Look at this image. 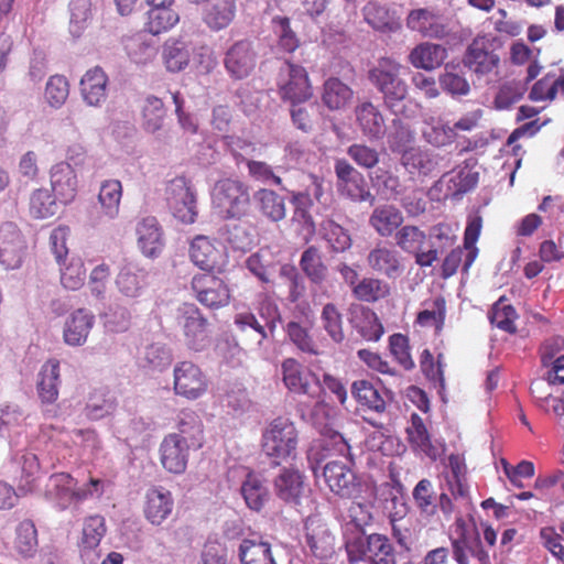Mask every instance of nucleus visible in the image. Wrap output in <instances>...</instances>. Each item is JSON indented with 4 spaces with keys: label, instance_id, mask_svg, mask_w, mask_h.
Wrapping results in <instances>:
<instances>
[{
    "label": "nucleus",
    "instance_id": "1",
    "mask_svg": "<svg viewBox=\"0 0 564 564\" xmlns=\"http://www.w3.org/2000/svg\"><path fill=\"white\" fill-rule=\"evenodd\" d=\"M324 436L323 447L326 451H334L344 459L328 460L323 467V477L329 490L340 497L350 498L358 491V480L350 465L352 462L348 458L350 446L344 436L335 431H322Z\"/></svg>",
    "mask_w": 564,
    "mask_h": 564
},
{
    "label": "nucleus",
    "instance_id": "2",
    "mask_svg": "<svg viewBox=\"0 0 564 564\" xmlns=\"http://www.w3.org/2000/svg\"><path fill=\"white\" fill-rule=\"evenodd\" d=\"M403 66L395 59L382 57L369 70V80L382 94L384 106L392 112L408 96V85L401 78Z\"/></svg>",
    "mask_w": 564,
    "mask_h": 564
},
{
    "label": "nucleus",
    "instance_id": "3",
    "mask_svg": "<svg viewBox=\"0 0 564 564\" xmlns=\"http://www.w3.org/2000/svg\"><path fill=\"white\" fill-rule=\"evenodd\" d=\"M299 433L295 424L288 417L272 420L262 435V449L272 458V467L295 456Z\"/></svg>",
    "mask_w": 564,
    "mask_h": 564
},
{
    "label": "nucleus",
    "instance_id": "4",
    "mask_svg": "<svg viewBox=\"0 0 564 564\" xmlns=\"http://www.w3.org/2000/svg\"><path fill=\"white\" fill-rule=\"evenodd\" d=\"M348 562L366 561L369 564H397V552L390 539L380 533L356 536L345 543Z\"/></svg>",
    "mask_w": 564,
    "mask_h": 564
},
{
    "label": "nucleus",
    "instance_id": "5",
    "mask_svg": "<svg viewBox=\"0 0 564 564\" xmlns=\"http://www.w3.org/2000/svg\"><path fill=\"white\" fill-rule=\"evenodd\" d=\"M281 368L283 382L290 391L307 395L315 400V408L324 409V404L319 402L322 384L314 372L303 368L294 358L285 359Z\"/></svg>",
    "mask_w": 564,
    "mask_h": 564
},
{
    "label": "nucleus",
    "instance_id": "6",
    "mask_svg": "<svg viewBox=\"0 0 564 564\" xmlns=\"http://www.w3.org/2000/svg\"><path fill=\"white\" fill-rule=\"evenodd\" d=\"M458 535L451 540L453 556L457 564H469L473 557L479 564H490L488 552L484 549L480 534L476 528L469 531L465 520L459 517L455 521Z\"/></svg>",
    "mask_w": 564,
    "mask_h": 564
},
{
    "label": "nucleus",
    "instance_id": "7",
    "mask_svg": "<svg viewBox=\"0 0 564 564\" xmlns=\"http://www.w3.org/2000/svg\"><path fill=\"white\" fill-rule=\"evenodd\" d=\"M165 197L174 217L183 224L195 223L196 197L185 176H176L167 183Z\"/></svg>",
    "mask_w": 564,
    "mask_h": 564
},
{
    "label": "nucleus",
    "instance_id": "8",
    "mask_svg": "<svg viewBox=\"0 0 564 564\" xmlns=\"http://www.w3.org/2000/svg\"><path fill=\"white\" fill-rule=\"evenodd\" d=\"M173 389L176 395L197 400L208 390V380L203 370L192 361H180L173 370Z\"/></svg>",
    "mask_w": 564,
    "mask_h": 564
},
{
    "label": "nucleus",
    "instance_id": "9",
    "mask_svg": "<svg viewBox=\"0 0 564 564\" xmlns=\"http://www.w3.org/2000/svg\"><path fill=\"white\" fill-rule=\"evenodd\" d=\"M336 187L340 195L352 202H375L365 176L356 170L347 160L335 161Z\"/></svg>",
    "mask_w": 564,
    "mask_h": 564
},
{
    "label": "nucleus",
    "instance_id": "10",
    "mask_svg": "<svg viewBox=\"0 0 564 564\" xmlns=\"http://www.w3.org/2000/svg\"><path fill=\"white\" fill-rule=\"evenodd\" d=\"M177 323L182 326L186 344L195 351L204 350L209 344L208 323L195 304L183 303L177 308Z\"/></svg>",
    "mask_w": 564,
    "mask_h": 564
},
{
    "label": "nucleus",
    "instance_id": "11",
    "mask_svg": "<svg viewBox=\"0 0 564 564\" xmlns=\"http://www.w3.org/2000/svg\"><path fill=\"white\" fill-rule=\"evenodd\" d=\"M279 94L283 100L290 101L293 106L307 101L313 96L308 74L303 66L286 62L282 69Z\"/></svg>",
    "mask_w": 564,
    "mask_h": 564
},
{
    "label": "nucleus",
    "instance_id": "12",
    "mask_svg": "<svg viewBox=\"0 0 564 564\" xmlns=\"http://www.w3.org/2000/svg\"><path fill=\"white\" fill-rule=\"evenodd\" d=\"M213 204L220 214L227 217L243 215L247 194L241 182L226 178L216 183L213 191Z\"/></svg>",
    "mask_w": 564,
    "mask_h": 564
},
{
    "label": "nucleus",
    "instance_id": "13",
    "mask_svg": "<svg viewBox=\"0 0 564 564\" xmlns=\"http://www.w3.org/2000/svg\"><path fill=\"white\" fill-rule=\"evenodd\" d=\"M192 262L203 271H225L227 265V253L220 243H215L206 236H196L189 247Z\"/></svg>",
    "mask_w": 564,
    "mask_h": 564
},
{
    "label": "nucleus",
    "instance_id": "14",
    "mask_svg": "<svg viewBox=\"0 0 564 564\" xmlns=\"http://www.w3.org/2000/svg\"><path fill=\"white\" fill-rule=\"evenodd\" d=\"M463 62L477 75H486L498 67L499 56L495 52V39L478 36L467 47Z\"/></svg>",
    "mask_w": 564,
    "mask_h": 564
},
{
    "label": "nucleus",
    "instance_id": "15",
    "mask_svg": "<svg viewBox=\"0 0 564 564\" xmlns=\"http://www.w3.org/2000/svg\"><path fill=\"white\" fill-rule=\"evenodd\" d=\"M306 546L312 555L326 560L334 555L336 538L328 524L318 517H308L304 524Z\"/></svg>",
    "mask_w": 564,
    "mask_h": 564
},
{
    "label": "nucleus",
    "instance_id": "16",
    "mask_svg": "<svg viewBox=\"0 0 564 564\" xmlns=\"http://www.w3.org/2000/svg\"><path fill=\"white\" fill-rule=\"evenodd\" d=\"M106 532L107 525L102 516L94 514L84 519L78 547L85 564H97L99 561L101 556L99 545Z\"/></svg>",
    "mask_w": 564,
    "mask_h": 564
},
{
    "label": "nucleus",
    "instance_id": "17",
    "mask_svg": "<svg viewBox=\"0 0 564 564\" xmlns=\"http://www.w3.org/2000/svg\"><path fill=\"white\" fill-rule=\"evenodd\" d=\"M367 264L376 273L390 280L402 276L404 263L400 252L387 242L380 241L367 254Z\"/></svg>",
    "mask_w": 564,
    "mask_h": 564
},
{
    "label": "nucleus",
    "instance_id": "18",
    "mask_svg": "<svg viewBox=\"0 0 564 564\" xmlns=\"http://www.w3.org/2000/svg\"><path fill=\"white\" fill-rule=\"evenodd\" d=\"M192 288L197 300L209 308L227 305L230 300L229 289L214 274H197L192 280Z\"/></svg>",
    "mask_w": 564,
    "mask_h": 564
},
{
    "label": "nucleus",
    "instance_id": "19",
    "mask_svg": "<svg viewBox=\"0 0 564 564\" xmlns=\"http://www.w3.org/2000/svg\"><path fill=\"white\" fill-rule=\"evenodd\" d=\"M25 242L23 236L13 223L0 226V263L7 269H15L22 262Z\"/></svg>",
    "mask_w": 564,
    "mask_h": 564
},
{
    "label": "nucleus",
    "instance_id": "20",
    "mask_svg": "<svg viewBox=\"0 0 564 564\" xmlns=\"http://www.w3.org/2000/svg\"><path fill=\"white\" fill-rule=\"evenodd\" d=\"M355 116L357 127L368 140L378 141L384 137L386 120L378 106L364 101L356 106Z\"/></svg>",
    "mask_w": 564,
    "mask_h": 564
},
{
    "label": "nucleus",
    "instance_id": "21",
    "mask_svg": "<svg viewBox=\"0 0 564 564\" xmlns=\"http://www.w3.org/2000/svg\"><path fill=\"white\" fill-rule=\"evenodd\" d=\"M51 187L62 204L72 203L78 189L77 175L69 163H57L51 169Z\"/></svg>",
    "mask_w": 564,
    "mask_h": 564
},
{
    "label": "nucleus",
    "instance_id": "22",
    "mask_svg": "<svg viewBox=\"0 0 564 564\" xmlns=\"http://www.w3.org/2000/svg\"><path fill=\"white\" fill-rule=\"evenodd\" d=\"M172 494L164 487H151L145 494L144 517L154 525H160L173 511Z\"/></svg>",
    "mask_w": 564,
    "mask_h": 564
},
{
    "label": "nucleus",
    "instance_id": "23",
    "mask_svg": "<svg viewBox=\"0 0 564 564\" xmlns=\"http://www.w3.org/2000/svg\"><path fill=\"white\" fill-rule=\"evenodd\" d=\"M186 445L180 442L176 435L167 434L160 445V460L162 466L173 474H183L188 462Z\"/></svg>",
    "mask_w": 564,
    "mask_h": 564
},
{
    "label": "nucleus",
    "instance_id": "24",
    "mask_svg": "<svg viewBox=\"0 0 564 564\" xmlns=\"http://www.w3.org/2000/svg\"><path fill=\"white\" fill-rule=\"evenodd\" d=\"M191 55V44L182 36H171L162 45V63L170 73L184 70L189 64Z\"/></svg>",
    "mask_w": 564,
    "mask_h": 564
},
{
    "label": "nucleus",
    "instance_id": "25",
    "mask_svg": "<svg viewBox=\"0 0 564 564\" xmlns=\"http://www.w3.org/2000/svg\"><path fill=\"white\" fill-rule=\"evenodd\" d=\"M95 317L84 308L73 312L65 321L63 339L68 346H83L94 326Z\"/></svg>",
    "mask_w": 564,
    "mask_h": 564
},
{
    "label": "nucleus",
    "instance_id": "26",
    "mask_svg": "<svg viewBox=\"0 0 564 564\" xmlns=\"http://www.w3.org/2000/svg\"><path fill=\"white\" fill-rule=\"evenodd\" d=\"M177 433H170L176 435L181 443L191 449H200L205 442L204 424L199 415L192 410H184L181 412Z\"/></svg>",
    "mask_w": 564,
    "mask_h": 564
},
{
    "label": "nucleus",
    "instance_id": "27",
    "mask_svg": "<svg viewBox=\"0 0 564 564\" xmlns=\"http://www.w3.org/2000/svg\"><path fill=\"white\" fill-rule=\"evenodd\" d=\"M404 221L402 212L392 204H383L373 208L369 216L370 227L382 238L395 235Z\"/></svg>",
    "mask_w": 564,
    "mask_h": 564
},
{
    "label": "nucleus",
    "instance_id": "28",
    "mask_svg": "<svg viewBox=\"0 0 564 564\" xmlns=\"http://www.w3.org/2000/svg\"><path fill=\"white\" fill-rule=\"evenodd\" d=\"M138 245L147 257H158L164 246L162 228L153 216L142 218L137 225Z\"/></svg>",
    "mask_w": 564,
    "mask_h": 564
},
{
    "label": "nucleus",
    "instance_id": "29",
    "mask_svg": "<svg viewBox=\"0 0 564 564\" xmlns=\"http://www.w3.org/2000/svg\"><path fill=\"white\" fill-rule=\"evenodd\" d=\"M108 77L102 68L96 66L88 69L80 80L83 99L94 107L100 106L107 98Z\"/></svg>",
    "mask_w": 564,
    "mask_h": 564
},
{
    "label": "nucleus",
    "instance_id": "30",
    "mask_svg": "<svg viewBox=\"0 0 564 564\" xmlns=\"http://www.w3.org/2000/svg\"><path fill=\"white\" fill-rule=\"evenodd\" d=\"M350 324L358 335L367 341H378L384 333L377 313L369 307L361 306L352 311Z\"/></svg>",
    "mask_w": 564,
    "mask_h": 564
},
{
    "label": "nucleus",
    "instance_id": "31",
    "mask_svg": "<svg viewBox=\"0 0 564 564\" xmlns=\"http://www.w3.org/2000/svg\"><path fill=\"white\" fill-rule=\"evenodd\" d=\"M447 57L444 46L434 43H421L409 54V62L415 68L432 70L440 67Z\"/></svg>",
    "mask_w": 564,
    "mask_h": 564
},
{
    "label": "nucleus",
    "instance_id": "32",
    "mask_svg": "<svg viewBox=\"0 0 564 564\" xmlns=\"http://www.w3.org/2000/svg\"><path fill=\"white\" fill-rule=\"evenodd\" d=\"M406 441L414 452L423 453L429 457L435 456V447L424 420L417 413H412L405 427Z\"/></svg>",
    "mask_w": 564,
    "mask_h": 564
},
{
    "label": "nucleus",
    "instance_id": "33",
    "mask_svg": "<svg viewBox=\"0 0 564 564\" xmlns=\"http://www.w3.org/2000/svg\"><path fill=\"white\" fill-rule=\"evenodd\" d=\"M425 308L416 314L415 324L423 328H434L436 335H440L445 326L446 319V300L443 295L433 297L430 302H424Z\"/></svg>",
    "mask_w": 564,
    "mask_h": 564
},
{
    "label": "nucleus",
    "instance_id": "34",
    "mask_svg": "<svg viewBox=\"0 0 564 564\" xmlns=\"http://www.w3.org/2000/svg\"><path fill=\"white\" fill-rule=\"evenodd\" d=\"M278 497L285 502L299 503L304 492V478L293 469H283L274 480Z\"/></svg>",
    "mask_w": 564,
    "mask_h": 564
},
{
    "label": "nucleus",
    "instance_id": "35",
    "mask_svg": "<svg viewBox=\"0 0 564 564\" xmlns=\"http://www.w3.org/2000/svg\"><path fill=\"white\" fill-rule=\"evenodd\" d=\"M352 96V89L337 77H329L323 85L322 101L329 110L345 108Z\"/></svg>",
    "mask_w": 564,
    "mask_h": 564
},
{
    "label": "nucleus",
    "instance_id": "36",
    "mask_svg": "<svg viewBox=\"0 0 564 564\" xmlns=\"http://www.w3.org/2000/svg\"><path fill=\"white\" fill-rule=\"evenodd\" d=\"M119 291L128 297H137L147 284V272L137 264H124L116 279Z\"/></svg>",
    "mask_w": 564,
    "mask_h": 564
},
{
    "label": "nucleus",
    "instance_id": "37",
    "mask_svg": "<svg viewBox=\"0 0 564 564\" xmlns=\"http://www.w3.org/2000/svg\"><path fill=\"white\" fill-rule=\"evenodd\" d=\"M236 15V0H214L205 10L204 21L209 29L227 28Z\"/></svg>",
    "mask_w": 564,
    "mask_h": 564
},
{
    "label": "nucleus",
    "instance_id": "38",
    "mask_svg": "<svg viewBox=\"0 0 564 564\" xmlns=\"http://www.w3.org/2000/svg\"><path fill=\"white\" fill-rule=\"evenodd\" d=\"M77 482L67 473L53 474L48 479L47 496L55 500L59 510H65L72 505V491Z\"/></svg>",
    "mask_w": 564,
    "mask_h": 564
},
{
    "label": "nucleus",
    "instance_id": "39",
    "mask_svg": "<svg viewBox=\"0 0 564 564\" xmlns=\"http://www.w3.org/2000/svg\"><path fill=\"white\" fill-rule=\"evenodd\" d=\"M41 380L37 384L39 395L42 402L53 403L58 398L59 361L50 359L41 370Z\"/></svg>",
    "mask_w": 564,
    "mask_h": 564
},
{
    "label": "nucleus",
    "instance_id": "40",
    "mask_svg": "<svg viewBox=\"0 0 564 564\" xmlns=\"http://www.w3.org/2000/svg\"><path fill=\"white\" fill-rule=\"evenodd\" d=\"M391 294V286L386 281L365 276L352 289V295L360 302L376 303L387 299Z\"/></svg>",
    "mask_w": 564,
    "mask_h": 564
},
{
    "label": "nucleus",
    "instance_id": "41",
    "mask_svg": "<svg viewBox=\"0 0 564 564\" xmlns=\"http://www.w3.org/2000/svg\"><path fill=\"white\" fill-rule=\"evenodd\" d=\"M351 394L356 402L364 409L376 413L386 411V401L380 392L368 380H357L351 386Z\"/></svg>",
    "mask_w": 564,
    "mask_h": 564
},
{
    "label": "nucleus",
    "instance_id": "42",
    "mask_svg": "<svg viewBox=\"0 0 564 564\" xmlns=\"http://www.w3.org/2000/svg\"><path fill=\"white\" fill-rule=\"evenodd\" d=\"M300 267L312 283L319 285L326 281L328 269L315 246H311L303 251Z\"/></svg>",
    "mask_w": 564,
    "mask_h": 564
},
{
    "label": "nucleus",
    "instance_id": "43",
    "mask_svg": "<svg viewBox=\"0 0 564 564\" xmlns=\"http://www.w3.org/2000/svg\"><path fill=\"white\" fill-rule=\"evenodd\" d=\"M254 208L262 215H265L273 221L284 218L286 209L284 198L273 191L260 189L254 196Z\"/></svg>",
    "mask_w": 564,
    "mask_h": 564
},
{
    "label": "nucleus",
    "instance_id": "44",
    "mask_svg": "<svg viewBox=\"0 0 564 564\" xmlns=\"http://www.w3.org/2000/svg\"><path fill=\"white\" fill-rule=\"evenodd\" d=\"M321 325L335 344L345 340L343 314L334 303H326L321 312Z\"/></svg>",
    "mask_w": 564,
    "mask_h": 564
},
{
    "label": "nucleus",
    "instance_id": "45",
    "mask_svg": "<svg viewBox=\"0 0 564 564\" xmlns=\"http://www.w3.org/2000/svg\"><path fill=\"white\" fill-rule=\"evenodd\" d=\"M401 163L411 174L419 173L427 175L434 171L436 161L432 153L421 148H411L404 151Z\"/></svg>",
    "mask_w": 564,
    "mask_h": 564
},
{
    "label": "nucleus",
    "instance_id": "46",
    "mask_svg": "<svg viewBox=\"0 0 564 564\" xmlns=\"http://www.w3.org/2000/svg\"><path fill=\"white\" fill-rule=\"evenodd\" d=\"M122 185L118 180L105 181L99 189L98 200L106 216L113 218L119 214Z\"/></svg>",
    "mask_w": 564,
    "mask_h": 564
},
{
    "label": "nucleus",
    "instance_id": "47",
    "mask_svg": "<svg viewBox=\"0 0 564 564\" xmlns=\"http://www.w3.org/2000/svg\"><path fill=\"white\" fill-rule=\"evenodd\" d=\"M178 20V13L172 8H151L148 12L145 30L152 35H159L171 30Z\"/></svg>",
    "mask_w": 564,
    "mask_h": 564
},
{
    "label": "nucleus",
    "instance_id": "48",
    "mask_svg": "<svg viewBox=\"0 0 564 564\" xmlns=\"http://www.w3.org/2000/svg\"><path fill=\"white\" fill-rule=\"evenodd\" d=\"M57 203L46 188L35 189L29 202V213L35 219H46L57 213Z\"/></svg>",
    "mask_w": 564,
    "mask_h": 564
},
{
    "label": "nucleus",
    "instance_id": "49",
    "mask_svg": "<svg viewBox=\"0 0 564 564\" xmlns=\"http://www.w3.org/2000/svg\"><path fill=\"white\" fill-rule=\"evenodd\" d=\"M37 531L31 520H23L15 530L14 549L24 557H31L36 552Z\"/></svg>",
    "mask_w": 564,
    "mask_h": 564
},
{
    "label": "nucleus",
    "instance_id": "50",
    "mask_svg": "<svg viewBox=\"0 0 564 564\" xmlns=\"http://www.w3.org/2000/svg\"><path fill=\"white\" fill-rule=\"evenodd\" d=\"M40 462L35 454L25 453L21 458V476L18 479V490L22 495H28L36 487V480L40 475Z\"/></svg>",
    "mask_w": 564,
    "mask_h": 564
},
{
    "label": "nucleus",
    "instance_id": "51",
    "mask_svg": "<svg viewBox=\"0 0 564 564\" xmlns=\"http://www.w3.org/2000/svg\"><path fill=\"white\" fill-rule=\"evenodd\" d=\"M165 108L163 101L155 96H148L142 106V126L148 132L154 133L163 126Z\"/></svg>",
    "mask_w": 564,
    "mask_h": 564
},
{
    "label": "nucleus",
    "instance_id": "52",
    "mask_svg": "<svg viewBox=\"0 0 564 564\" xmlns=\"http://www.w3.org/2000/svg\"><path fill=\"white\" fill-rule=\"evenodd\" d=\"M59 267L61 283L65 289L76 291L84 285L86 269L79 257H72L68 262L64 261Z\"/></svg>",
    "mask_w": 564,
    "mask_h": 564
},
{
    "label": "nucleus",
    "instance_id": "53",
    "mask_svg": "<svg viewBox=\"0 0 564 564\" xmlns=\"http://www.w3.org/2000/svg\"><path fill=\"white\" fill-rule=\"evenodd\" d=\"M321 231L334 252H344L351 247V237L348 230L334 220H324L321 225Z\"/></svg>",
    "mask_w": 564,
    "mask_h": 564
},
{
    "label": "nucleus",
    "instance_id": "54",
    "mask_svg": "<svg viewBox=\"0 0 564 564\" xmlns=\"http://www.w3.org/2000/svg\"><path fill=\"white\" fill-rule=\"evenodd\" d=\"M124 50L130 61L137 65H147L156 54L155 47L140 35L126 39Z\"/></svg>",
    "mask_w": 564,
    "mask_h": 564
},
{
    "label": "nucleus",
    "instance_id": "55",
    "mask_svg": "<svg viewBox=\"0 0 564 564\" xmlns=\"http://www.w3.org/2000/svg\"><path fill=\"white\" fill-rule=\"evenodd\" d=\"M395 245L406 253H413L422 249L426 241V234L417 226L405 225L398 229L394 235Z\"/></svg>",
    "mask_w": 564,
    "mask_h": 564
},
{
    "label": "nucleus",
    "instance_id": "56",
    "mask_svg": "<svg viewBox=\"0 0 564 564\" xmlns=\"http://www.w3.org/2000/svg\"><path fill=\"white\" fill-rule=\"evenodd\" d=\"M424 140L434 147H445L456 139L454 128L442 120L432 119L422 131Z\"/></svg>",
    "mask_w": 564,
    "mask_h": 564
},
{
    "label": "nucleus",
    "instance_id": "57",
    "mask_svg": "<svg viewBox=\"0 0 564 564\" xmlns=\"http://www.w3.org/2000/svg\"><path fill=\"white\" fill-rule=\"evenodd\" d=\"M393 131L388 137V144L393 153L403 155L404 151H409L415 141V133L408 124L400 119L392 120Z\"/></svg>",
    "mask_w": 564,
    "mask_h": 564
},
{
    "label": "nucleus",
    "instance_id": "58",
    "mask_svg": "<svg viewBox=\"0 0 564 564\" xmlns=\"http://www.w3.org/2000/svg\"><path fill=\"white\" fill-rule=\"evenodd\" d=\"M69 96V83L64 75H53L48 78L44 98L45 101L55 109L61 108Z\"/></svg>",
    "mask_w": 564,
    "mask_h": 564
},
{
    "label": "nucleus",
    "instance_id": "59",
    "mask_svg": "<svg viewBox=\"0 0 564 564\" xmlns=\"http://www.w3.org/2000/svg\"><path fill=\"white\" fill-rule=\"evenodd\" d=\"M225 66L234 78L241 79L247 75V44L235 43L227 52Z\"/></svg>",
    "mask_w": 564,
    "mask_h": 564
},
{
    "label": "nucleus",
    "instance_id": "60",
    "mask_svg": "<svg viewBox=\"0 0 564 564\" xmlns=\"http://www.w3.org/2000/svg\"><path fill=\"white\" fill-rule=\"evenodd\" d=\"M269 480L261 474L249 471V509L260 511L270 499Z\"/></svg>",
    "mask_w": 564,
    "mask_h": 564
},
{
    "label": "nucleus",
    "instance_id": "61",
    "mask_svg": "<svg viewBox=\"0 0 564 564\" xmlns=\"http://www.w3.org/2000/svg\"><path fill=\"white\" fill-rule=\"evenodd\" d=\"M69 29L74 35L80 33L87 26L91 18V2L90 0H70L69 2Z\"/></svg>",
    "mask_w": 564,
    "mask_h": 564
},
{
    "label": "nucleus",
    "instance_id": "62",
    "mask_svg": "<svg viewBox=\"0 0 564 564\" xmlns=\"http://www.w3.org/2000/svg\"><path fill=\"white\" fill-rule=\"evenodd\" d=\"M286 333L290 340L301 350L311 355H318V345L314 341L310 330L297 322H289Z\"/></svg>",
    "mask_w": 564,
    "mask_h": 564
},
{
    "label": "nucleus",
    "instance_id": "63",
    "mask_svg": "<svg viewBox=\"0 0 564 564\" xmlns=\"http://www.w3.org/2000/svg\"><path fill=\"white\" fill-rule=\"evenodd\" d=\"M517 318V312L510 304H505L502 300L495 303L490 315V322L499 329L505 330L509 334H514L517 327L514 321Z\"/></svg>",
    "mask_w": 564,
    "mask_h": 564
},
{
    "label": "nucleus",
    "instance_id": "64",
    "mask_svg": "<svg viewBox=\"0 0 564 564\" xmlns=\"http://www.w3.org/2000/svg\"><path fill=\"white\" fill-rule=\"evenodd\" d=\"M249 564H275L270 543L257 533H249Z\"/></svg>",
    "mask_w": 564,
    "mask_h": 564
}]
</instances>
